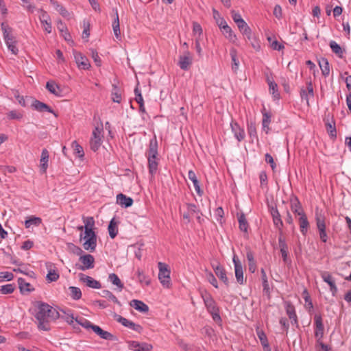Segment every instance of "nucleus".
<instances>
[{
	"instance_id": "nucleus-50",
	"label": "nucleus",
	"mask_w": 351,
	"mask_h": 351,
	"mask_svg": "<svg viewBox=\"0 0 351 351\" xmlns=\"http://www.w3.org/2000/svg\"><path fill=\"white\" fill-rule=\"evenodd\" d=\"M316 223L319 231L326 230L324 217L321 215L316 214Z\"/></svg>"
},
{
	"instance_id": "nucleus-58",
	"label": "nucleus",
	"mask_w": 351,
	"mask_h": 351,
	"mask_svg": "<svg viewBox=\"0 0 351 351\" xmlns=\"http://www.w3.org/2000/svg\"><path fill=\"white\" fill-rule=\"evenodd\" d=\"M247 130L251 138H257L256 129L255 124L251 122L247 124Z\"/></svg>"
},
{
	"instance_id": "nucleus-22",
	"label": "nucleus",
	"mask_w": 351,
	"mask_h": 351,
	"mask_svg": "<svg viewBox=\"0 0 351 351\" xmlns=\"http://www.w3.org/2000/svg\"><path fill=\"white\" fill-rule=\"evenodd\" d=\"M213 268L216 276L227 286H229L228 278L226 276V271L224 268L218 264L217 266L213 265Z\"/></svg>"
},
{
	"instance_id": "nucleus-25",
	"label": "nucleus",
	"mask_w": 351,
	"mask_h": 351,
	"mask_svg": "<svg viewBox=\"0 0 351 351\" xmlns=\"http://www.w3.org/2000/svg\"><path fill=\"white\" fill-rule=\"evenodd\" d=\"M298 215H300L299 223H300V228L302 234L305 235L308 231V228L309 226V223L307 219V217L303 210H301L300 213H298Z\"/></svg>"
},
{
	"instance_id": "nucleus-29",
	"label": "nucleus",
	"mask_w": 351,
	"mask_h": 351,
	"mask_svg": "<svg viewBox=\"0 0 351 351\" xmlns=\"http://www.w3.org/2000/svg\"><path fill=\"white\" fill-rule=\"evenodd\" d=\"M46 88L57 97H62L60 86L53 81H49L46 84Z\"/></svg>"
},
{
	"instance_id": "nucleus-51",
	"label": "nucleus",
	"mask_w": 351,
	"mask_h": 351,
	"mask_svg": "<svg viewBox=\"0 0 351 351\" xmlns=\"http://www.w3.org/2000/svg\"><path fill=\"white\" fill-rule=\"evenodd\" d=\"M101 295L104 298H108L109 300H112L114 303H117L119 304H120L119 301L117 300L116 296L108 290H103Z\"/></svg>"
},
{
	"instance_id": "nucleus-36",
	"label": "nucleus",
	"mask_w": 351,
	"mask_h": 351,
	"mask_svg": "<svg viewBox=\"0 0 351 351\" xmlns=\"http://www.w3.org/2000/svg\"><path fill=\"white\" fill-rule=\"evenodd\" d=\"M108 232L110 238L114 239L118 234V228L117 223L115 221V219L113 218L109 223L108 225Z\"/></svg>"
},
{
	"instance_id": "nucleus-19",
	"label": "nucleus",
	"mask_w": 351,
	"mask_h": 351,
	"mask_svg": "<svg viewBox=\"0 0 351 351\" xmlns=\"http://www.w3.org/2000/svg\"><path fill=\"white\" fill-rule=\"evenodd\" d=\"M32 107H33L38 112L46 111L52 113L53 114H54L55 117H58V114L51 108L50 106L37 99H34L33 101L32 104Z\"/></svg>"
},
{
	"instance_id": "nucleus-21",
	"label": "nucleus",
	"mask_w": 351,
	"mask_h": 351,
	"mask_svg": "<svg viewBox=\"0 0 351 351\" xmlns=\"http://www.w3.org/2000/svg\"><path fill=\"white\" fill-rule=\"evenodd\" d=\"M74 57L78 66L82 69H88L90 66L88 60L80 52H75Z\"/></svg>"
},
{
	"instance_id": "nucleus-30",
	"label": "nucleus",
	"mask_w": 351,
	"mask_h": 351,
	"mask_svg": "<svg viewBox=\"0 0 351 351\" xmlns=\"http://www.w3.org/2000/svg\"><path fill=\"white\" fill-rule=\"evenodd\" d=\"M49 152L46 149H43L40 160V171L43 173H46L48 167Z\"/></svg>"
},
{
	"instance_id": "nucleus-33",
	"label": "nucleus",
	"mask_w": 351,
	"mask_h": 351,
	"mask_svg": "<svg viewBox=\"0 0 351 351\" xmlns=\"http://www.w3.org/2000/svg\"><path fill=\"white\" fill-rule=\"evenodd\" d=\"M246 257L248 261L249 271L251 273H254L256 270V262L254 257V253L248 250L246 253Z\"/></svg>"
},
{
	"instance_id": "nucleus-45",
	"label": "nucleus",
	"mask_w": 351,
	"mask_h": 351,
	"mask_svg": "<svg viewBox=\"0 0 351 351\" xmlns=\"http://www.w3.org/2000/svg\"><path fill=\"white\" fill-rule=\"evenodd\" d=\"M69 289L70 290V295L71 297L75 300H77L82 297V291L80 288L76 287H69Z\"/></svg>"
},
{
	"instance_id": "nucleus-13",
	"label": "nucleus",
	"mask_w": 351,
	"mask_h": 351,
	"mask_svg": "<svg viewBox=\"0 0 351 351\" xmlns=\"http://www.w3.org/2000/svg\"><path fill=\"white\" fill-rule=\"evenodd\" d=\"M314 321L316 327L315 336L316 338H317V342H319L324 336V330L322 316L320 315H315L314 317Z\"/></svg>"
},
{
	"instance_id": "nucleus-11",
	"label": "nucleus",
	"mask_w": 351,
	"mask_h": 351,
	"mask_svg": "<svg viewBox=\"0 0 351 351\" xmlns=\"http://www.w3.org/2000/svg\"><path fill=\"white\" fill-rule=\"evenodd\" d=\"M300 95L301 98L305 99L307 105L309 106V97H313L314 96L313 84L311 80L306 82V88H301Z\"/></svg>"
},
{
	"instance_id": "nucleus-62",
	"label": "nucleus",
	"mask_w": 351,
	"mask_h": 351,
	"mask_svg": "<svg viewBox=\"0 0 351 351\" xmlns=\"http://www.w3.org/2000/svg\"><path fill=\"white\" fill-rule=\"evenodd\" d=\"M138 84H137L136 87L134 89V94H135V100L138 104L143 103V98L141 95V90L138 89Z\"/></svg>"
},
{
	"instance_id": "nucleus-12",
	"label": "nucleus",
	"mask_w": 351,
	"mask_h": 351,
	"mask_svg": "<svg viewBox=\"0 0 351 351\" xmlns=\"http://www.w3.org/2000/svg\"><path fill=\"white\" fill-rule=\"evenodd\" d=\"M128 348L130 350L135 351H150L152 350L153 346L152 344L143 342L139 343L136 341H130L128 342Z\"/></svg>"
},
{
	"instance_id": "nucleus-59",
	"label": "nucleus",
	"mask_w": 351,
	"mask_h": 351,
	"mask_svg": "<svg viewBox=\"0 0 351 351\" xmlns=\"http://www.w3.org/2000/svg\"><path fill=\"white\" fill-rule=\"evenodd\" d=\"M46 278L49 282H55L59 278V274L55 270H50Z\"/></svg>"
},
{
	"instance_id": "nucleus-56",
	"label": "nucleus",
	"mask_w": 351,
	"mask_h": 351,
	"mask_svg": "<svg viewBox=\"0 0 351 351\" xmlns=\"http://www.w3.org/2000/svg\"><path fill=\"white\" fill-rule=\"evenodd\" d=\"M271 119L270 116L267 113L263 114V130L266 132V133H268L269 131V124L270 123Z\"/></svg>"
},
{
	"instance_id": "nucleus-38",
	"label": "nucleus",
	"mask_w": 351,
	"mask_h": 351,
	"mask_svg": "<svg viewBox=\"0 0 351 351\" xmlns=\"http://www.w3.org/2000/svg\"><path fill=\"white\" fill-rule=\"evenodd\" d=\"M112 99L114 102L120 103L121 101V91L120 88L115 84L112 85Z\"/></svg>"
},
{
	"instance_id": "nucleus-16",
	"label": "nucleus",
	"mask_w": 351,
	"mask_h": 351,
	"mask_svg": "<svg viewBox=\"0 0 351 351\" xmlns=\"http://www.w3.org/2000/svg\"><path fill=\"white\" fill-rule=\"evenodd\" d=\"M79 276L80 281L85 283L88 287L90 288L100 289L101 287V285L99 281L88 276H86L84 274H80Z\"/></svg>"
},
{
	"instance_id": "nucleus-4",
	"label": "nucleus",
	"mask_w": 351,
	"mask_h": 351,
	"mask_svg": "<svg viewBox=\"0 0 351 351\" xmlns=\"http://www.w3.org/2000/svg\"><path fill=\"white\" fill-rule=\"evenodd\" d=\"M202 298L204 300L207 311L211 314L213 320L215 322L221 321V319L219 315V308L217 307L216 302L211 295L205 291L204 293H202Z\"/></svg>"
},
{
	"instance_id": "nucleus-20",
	"label": "nucleus",
	"mask_w": 351,
	"mask_h": 351,
	"mask_svg": "<svg viewBox=\"0 0 351 351\" xmlns=\"http://www.w3.org/2000/svg\"><path fill=\"white\" fill-rule=\"evenodd\" d=\"M322 278L330 286V291L332 295L335 296L337 292V288L332 276L328 272L324 271L322 274Z\"/></svg>"
},
{
	"instance_id": "nucleus-32",
	"label": "nucleus",
	"mask_w": 351,
	"mask_h": 351,
	"mask_svg": "<svg viewBox=\"0 0 351 351\" xmlns=\"http://www.w3.org/2000/svg\"><path fill=\"white\" fill-rule=\"evenodd\" d=\"M232 130L234 133V136L239 141H241L245 138V132L243 129L241 128L237 123H231Z\"/></svg>"
},
{
	"instance_id": "nucleus-18",
	"label": "nucleus",
	"mask_w": 351,
	"mask_h": 351,
	"mask_svg": "<svg viewBox=\"0 0 351 351\" xmlns=\"http://www.w3.org/2000/svg\"><path fill=\"white\" fill-rule=\"evenodd\" d=\"M192 64V58L189 51L184 52L183 56H180L178 65L180 69L184 71L189 69L190 65Z\"/></svg>"
},
{
	"instance_id": "nucleus-54",
	"label": "nucleus",
	"mask_w": 351,
	"mask_h": 351,
	"mask_svg": "<svg viewBox=\"0 0 351 351\" xmlns=\"http://www.w3.org/2000/svg\"><path fill=\"white\" fill-rule=\"evenodd\" d=\"M61 311L64 313V316H63L62 317L67 323L71 324L74 320L75 321V318L73 317V315L71 313V310H68V312H66L64 310H61Z\"/></svg>"
},
{
	"instance_id": "nucleus-63",
	"label": "nucleus",
	"mask_w": 351,
	"mask_h": 351,
	"mask_svg": "<svg viewBox=\"0 0 351 351\" xmlns=\"http://www.w3.org/2000/svg\"><path fill=\"white\" fill-rule=\"evenodd\" d=\"M89 27H90V24L88 22H86L85 21H84V31L82 32V38L83 39H85V38H88L89 35H90V29H89Z\"/></svg>"
},
{
	"instance_id": "nucleus-35",
	"label": "nucleus",
	"mask_w": 351,
	"mask_h": 351,
	"mask_svg": "<svg viewBox=\"0 0 351 351\" xmlns=\"http://www.w3.org/2000/svg\"><path fill=\"white\" fill-rule=\"evenodd\" d=\"M326 130L331 138L335 139L337 138V130L335 123L333 120L331 122L328 119L326 121Z\"/></svg>"
},
{
	"instance_id": "nucleus-61",
	"label": "nucleus",
	"mask_w": 351,
	"mask_h": 351,
	"mask_svg": "<svg viewBox=\"0 0 351 351\" xmlns=\"http://www.w3.org/2000/svg\"><path fill=\"white\" fill-rule=\"evenodd\" d=\"M207 279L209 282L215 288H218L217 280L215 278V276L210 271H206Z\"/></svg>"
},
{
	"instance_id": "nucleus-9",
	"label": "nucleus",
	"mask_w": 351,
	"mask_h": 351,
	"mask_svg": "<svg viewBox=\"0 0 351 351\" xmlns=\"http://www.w3.org/2000/svg\"><path fill=\"white\" fill-rule=\"evenodd\" d=\"M217 23L219 28L223 31V34L229 40L234 43L237 40V36L233 33L230 27H229L224 19H220V22L217 19Z\"/></svg>"
},
{
	"instance_id": "nucleus-46",
	"label": "nucleus",
	"mask_w": 351,
	"mask_h": 351,
	"mask_svg": "<svg viewBox=\"0 0 351 351\" xmlns=\"http://www.w3.org/2000/svg\"><path fill=\"white\" fill-rule=\"evenodd\" d=\"M109 280L111 281V282L117 286L120 290H121L123 288V284L121 282V280L118 277V276L114 273L110 274L108 276Z\"/></svg>"
},
{
	"instance_id": "nucleus-55",
	"label": "nucleus",
	"mask_w": 351,
	"mask_h": 351,
	"mask_svg": "<svg viewBox=\"0 0 351 351\" xmlns=\"http://www.w3.org/2000/svg\"><path fill=\"white\" fill-rule=\"evenodd\" d=\"M224 212L221 207H218L215 211V215L216 217V220L220 223H223V217Z\"/></svg>"
},
{
	"instance_id": "nucleus-7",
	"label": "nucleus",
	"mask_w": 351,
	"mask_h": 351,
	"mask_svg": "<svg viewBox=\"0 0 351 351\" xmlns=\"http://www.w3.org/2000/svg\"><path fill=\"white\" fill-rule=\"evenodd\" d=\"M102 132V126L96 127L93 131V137L90 141V147L93 152L97 151L101 145V134Z\"/></svg>"
},
{
	"instance_id": "nucleus-24",
	"label": "nucleus",
	"mask_w": 351,
	"mask_h": 351,
	"mask_svg": "<svg viewBox=\"0 0 351 351\" xmlns=\"http://www.w3.org/2000/svg\"><path fill=\"white\" fill-rule=\"evenodd\" d=\"M239 31L242 33V34L245 37L247 40H252V30L246 22L243 20L240 21L239 23L237 24Z\"/></svg>"
},
{
	"instance_id": "nucleus-3",
	"label": "nucleus",
	"mask_w": 351,
	"mask_h": 351,
	"mask_svg": "<svg viewBox=\"0 0 351 351\" xmlns=\"http://www.w3.org/2000/svg\"><path fill=\"white\" fill-rule=\"evenodd\" d=\"M158 155V143L155 138L151 139L149 141L148 149V167L149 171L152 175L156 173L158 169V162L156 156Z\"/></svg>"
},
{
	"instance_id": "nucleus-17",
	"label": "nucleus",
	"mask_w": 351,
	"mask_h": 351,
	"mask_svg": "<svg viewBox=\"0 0 351 351\" xmlns=\"http://www.w3.org/2000/svg\"><path fill=\"white\" fill-rule=\"evenodd\" d=\"M270 213L273 218V222L275 226L281 232L282 228L283 227V222L281 219V216L278 212V210L275 206H271L269 208Z\"/></svg>"
},
{
	"instance_id": "nucleus-60",
	"label": "nucleus",
	"mask_w": 351,
	"mask_h": 351,
	"mask_svg": "<svg viewBox=\"0 0 351 351\" xmlns=\"http://www.w3.org/2000/svg\"><path fill=\"white\" fill-rule=\"evenodd\" d=\"M69 249L75 255L77 256H80V257L82 255V254L84 253L83 250L78 246L73 244V243H70L69 245Z\"/></svg>"
},
{
	"instance_id": "nucleus-1",
	"label": "nucleus",
	"mask_w": 351,
	"mask_h": 351,
	"mask_svg": "<svg viewBox=\"0 0 351 351\" xmlns=\"http://www.w3.org/2000/svg\"><path fill=\"white\" fill-rule=\"evenodd\" d=\"M59 316V313L48 304L43 302H38L37 312L35 314V317L38 322V328L40 330H49V319H56Z\"/></svg>"
},
{
	"instance_id": "nucleus-15",
	"label": "nucleus",
	"mask_w": 351,
	"mask_h": 351,
	"mask_svg": "<svg viewBox=\"0 0 351 351\" xmlns=\"http://www.w3.org/2000/svg\"><path fill=\"white\" fill-rule=\"evenodd\" d=\"M117 321L119 323H121L123 326L130 328L138 333H141L143 330V327L139 325L134 323L132 321L128 320V319L121 316L118 315V317L117 318Z\"/></svg>"
},
{
	"instance_id": "nucleus-53",
	"label": "nucleus",
	"mask_w": 351,
	"mask_h": 351,
	"mask_svg": "<svg viewBox=\"0 0 351 351\" xmlns=\"http://www.w3.org/2000/svg\"><path fill=\"white\" fill-rule=\"evenodd\" d=\"M72 147L74 149V152L77 154L78 157L82 158L84 156L83 148L81 145H80L77 141H73L72 143Z\"/></svg>"
},
{
	"instance_id": "nucleus-47",
	"label": "nucleus",
	"mask_w": 351,
	"mask_h": 351,
	"mask_svg": "<svg viewBox=\"0 0 351 351\" xmlns=\"http://www.w3.org/2000/svg\"><path fill=\"white\" fill-rule=\"evenodd\" d=\"M136 274L138 275V281L141 283H145L146 285H149L150 284V279L148 276H147L143 271L140 269H138Z\"/></svg>"
},
{
	"instance_id": "nucleus-34",
	"label": "nucleus",
	"mask_w": 351,
	"mask_h": 351,
	"mask_svg": "<svg viewBox=\"0 0 351 351\" xmlns=\"http://www.w3.org/2000/svg\"><path fill=\"white\" fill-rule=\"evenodd\" d=\"M329 46L332 50V51L335 53L338 57L342 58L343 57V53L346 50L337 44L335 41L331 40L329 43Z\"/></svg>"
},
{
	"instance_id": "nucleus-31",
	"label": "nucleus",
	"mask_w": 351,
	"mask_h": 351,
	"mask_svg": "<svg viewBox=\"0 0 351 351\" xmlns=\"http://www.w3.org/2000/svg\"><path fill=\"white\" fill-rule=\"evenodd\" d=\"M188 178L191 180L194 185L195 189L197 193L201 196L203 194V191L201 189L199 181L196 177L195 172L193 170H190L188 172Z\"/></svg>"
},
{
	"instance_id": "nucleus-14",
	"label": "nucleus",
	"mask_w": 351,
	"mask_h": 351,
	"mask_svg": "<svg viewBox=\"0 0 351 351\" xmlns=\"http://www.w3.org/2000/svg\"><path fill=\"white\" fill-rule=\"evenodd\" d=\"M93 330L95 334H97L100 338L103 339L113 341H118V338L115 335L108 331L104 330L99 326L96 325L95 327H93Z\"/></svg>"
},
{
	"instance_id": "nucleus-26",
	"label": "nucleus",
	"mask_w": 351,
	"mask_h": 351,
	"mask_svg": "<svg viewBox=\"0 0 351 351\" xmlns=\"http://www.w3.org/2000/svg\"><path fill=\"white\" fill-rule=\"evenodd\" d=\"M286 312L293 324L298 323V317L295 313V307L290 302H285Z\"/></svg>"
},
{
	"instance_id": "nucleus-23",
	"label": "nucleus",
	"mask_w": 351,
	"mask_h": 351,
	"mask_svg": "<svg viewBox=\"0 0 351 351\" xmlns=\"http://www.w3.org/2000/svg\"><path fill=\"white\" fill-rule=\"evenodd\" d=\"M40 21L45 25V30L48 33L51 32V19L49 14L43 10H40Z\"/></svg>"
},
{
	"instance_id": "nucleus-5",
	"label": "nucleus",
	"mask_w": 351,
	"mask_h": 351,
	"mask_svg": "<svg viewBox=\"0 0 351 351\" xmlns=\"http://www.w3.org/2000/svg\"><path fill=\"white\" fill-rule=\"evenodd\" d=\"M159 273H158V279L164 287L169 288L171 285V278H170V269H169V266L162 262H159L158 263Z\"/></svg>"
},
{
	"instance_id": "nucleus-37",
	"label": "nucleus",
	"mask_w": 351,
	"mask_h": 351,
	"mask_svg": "<svg viewBox=\"0 0 351 351\" xmlns=\"http://www.w3.org/2000/svg\"><path fill=\"white\" fill-rule=\"evenodd\" d=\"M18 284L21 293L24 291L31 292L34 290V288H31V285L22 278L18 279Z\"/></svg>"
},
{
	"instance_id": "nucleus-52",
	"label": "nucleus",
	"mask_w": 351,
	"mask_h": 351,
	"mask_svg": "<svg viewBox=\"0 0 351 351\" xmlns=\"http://www.w3.org/2000/svg\"><path fill=\"white\" fill-rule=\"evenodd\" d=\"M14 290V285L12 284H8L3 285L0 287V293L2 294L12 293Z\"/></svg>"
},
{
	"instance_id": "nucleus-43",
	"label": "nucleus",
	"mask_w": 351,
	"mask_h": 351,
	"mask_svg": "<svg viewBox=\"0 0 351 351\" xmlns=\"http://www.w3.org/2000/svg\"><path fill=\"white\" fill-rule=\"evenodd\" d=\"M238 220H239V229L241 230V231H243V232L247 233V229H248V223L246 220L245 215L243 213H242L239 217Z\"/></svg>"
},
{
	"instance_id": "nucleus-28",
	"label": "nucleus",
	"mask_w": 351,
	"mask_h": 351,
	"mask_svg": "<svg viewBox=\"0 0 351 351\" xmlns=\"http://www.w3.org/2000/svg\"><path fill=\"white\" fill-rule=\"evenodd\" d=\"M130 305L136 311L141 313H147L149 311L148 306L143 302L138 300L134 299L131 300Z\"/></svg>"
},
{
	"instance_id": "nucleus-44",
	"label": "nucleus",
	"mask_w": 351,
	"mask_h": 351,
	"mask_svg": "<svg viewBox=\"0 0 351 351\" xmlns=\"http://www.w3.org/2000/svg\"><path fill=\"white\" fill-rule=\"evenodd\" d=\"M75 322L84 327V328L89 329L91 328L93 330V327H95L96 325L93 324L90 321L84 318V317H76Z\"/></svg>"
},
{
	"instance_id": "nucleus-27",
	"label": "nucleus",
	"mask_w": 351,
	"mask_h": 351,
	"mask_svg": "<svg viewBox=\"0 0 351 351\" xmlns=\"http://www.w3.org/2000/svg\"><path fill=\"white\" fill-rule=\"evenodd\" d=\"M117 203L123 207L128 208L132 205L133 199L123 193H119L117 195Z\"/></svg>"
},
{
	"instance_id": "nucleus-10",
	"label": "nucleus",
	"mask_w": 351,
	"mask_h": 351,
	"mask_svg": "<svg viewBox=\"0 0 351 351\" xmlns=\"http://www.w3.org/2000/svg\"><path fill=\"white\" fill-rule=\"evenodd\" d=\"M80 261L83 264L82 265H76L78 269L84 271L86 269H92L94 267L95 258L91 254H82L80 257Z\"/></svg>"
},
{
	"instance_id": "nucleus-49",
	"label": "nucleus",
	"mask_w": 351,
	"mask_h": 351,
	"mask_svg": "<svg viewBox=\"0 0 351 351\" xmlns=\"http://www.w3.org/2000/svg\"><path fill=\"white\" fill-rule=\"evenodd\" d=\"M261 278H262V281H263V291L269 294V287L267 277L265 271L264 270V269H261Z\"/></svg>"
},
{
	"instance_id": "nucleus-6",
	"label": "nucleus",
	"mask_w": 351,
	"mask_h": 351,
	"mask_svg": "<svg viewBox=\"0 0 351 351\" xmlns=\"http://www.w3.org/2000/svg\"><path fill=\"white\" fill-rule=\"evenodd\" d=\"M1 27L3 33V38L8 49L11 51L13 54L16 55L19 50L16 46L14 37L8 32V28L4 26V23L1 24Z\"/></svg>"
},
{
	"instance_id": "nucleus-57",
	"label": "nucleus",
	"mask_w": 351,
	"mask_h": 351,
	"mask_svg": "<svg viewBox=\"0 0 351 351\" xmlns=\"http://www.w3.org/2000/svg\"><path fill=\"white\" fill-rule=\"evenodd\" d=\"M256 333L262 346L268 343L267 336L263 330L257 329Z\"/></svg>"
},
{
	"instance_id": "nucleus-48",
	"label": "nucleus",
	"mask_w": 351,
	"mask_h": 351,
	"mask_svg": "<svg viewBox=\"0 0 351 351\" xmlns=\"http://www.w3.org/2000/svg\"><path fill=\"white\" fill-rule=\"evenodd\" d=\"M230 56L232 62V70L237 71L239 67V60H237L236 49H232L230 51Z\"/></svg>"
},
{
	"instance_id": "nucleus-41",
	"label": "nucleus",
	"mask_w": 351,
	"mask_h": 351,
	"mask_svg": "<svg viewBox=\"0 0 351 351\" xmlns=\"http://www.w3.org/2000/svg\"><path fill=\"white\" fill-rule=\"evenodd\" d=\"M269 86V92L272 94L273 97L276 99H278L280 97V93L278 90V85L274 81H268Z\"/></svg>"
},
{
	"instance_id": "nucleus-40",
	"label": "nucleus",
	"mask_w": 351,
	"mask_h": 351,
	"mask_svg": "<svg viewBox=\"0 0 351 351\" xmlns=\"http://www.w3.org/2000/svg\"><path fill=\"white\" fill-rule=\"evenodd\" d=\"M291 208L294 213L298 215V213H300L301 210H303L301 207V204L296 197L291 199Z\"/></svg>"
},
{
	"instance_id": "nucleus-42",
	"label": "nucleus",
	"mask_w": 351,
	"mask_h": 351,
	"mask_svg": "<svg viewBox=\"0 0 351 351\" xmlns=\"http://www.w3.org/2000/svg\"><path fill=\"white\" fill-rule=\"evenodd\" d=\"M42 223V219L38 217H31L29 219L25 220V226L26 228H29L32 224L38 226Z\"/></svg>"
},
{
	"instance_id": "nucleus-8",
	"label": "nucleus",
	"mask_w": 351,
	"mask_h": 351,
	"mask_svg": "<svg viewBox=\"0 0 351 351\" xmlns=\"http://www.w3.org/2000/svg\"><path fill=\"white\" fill-rule=\"evenodd\" d=\"M232 261L234 265L235 277L237 282L239 285H243L245 282L243 278V265L238 256L234 255Z\"/></svg>"
},
{
	"instance_id": "nucleus-39",
	"label": "nucleus",
	"mask_w": 351,
	"mask_h": 351,
	"mask_svg": "<svg viewBox=\"0 0 351 351\" xmlns=\"http://www.w3.org/2000/svg\"><path fill=\"white\" fill-rule=\"evenodd\" d=\"M319 64L322 70V75L325 77L328 76L330 73V66L327 59L324 58H322L319 62Z\"/></svg>"
},
{
	"instance_id": "nucleus-2",
	"label": "nucleus",
	"mask_w": 351,
	"mask_h": 351,
	"mask_svg": "<svg viewBox=\"0 0 351 351\" xmlns=\"http://www.w3.org/2000/svg\"><path fill=\"white\" fill-rule=\"evenodd\" d=\"M84 223V236L80 234V240L85 239L83 247L86 250L93 252L95 250L97 246V235L93 230L95 220L93 217H83Z\"/></svg>"
},
{
	"instance_id": "nucleus-64",
	"label": "nucleus",
	"mask_w": 351,
	"mask_h": 351,
	"mask_svg": "<svg viewBox=\"0 0 351 351\" xmlns=\"http://www.w3.org/2000/svg\"><path fill=\"white\" fill-rule=\"evenodd\" d=\"M8 117L10 119H20L22 118L23 115L20 112H18L15 110H12L8 114Z\"/></svg>"
}]
</instances>
